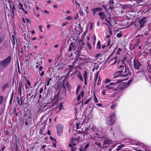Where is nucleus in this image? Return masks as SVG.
Segmentation results:
<instances>
[{"label":"nucleus","instance_id":"nucleus-48","mask_svg":"<svg viewBox=\"0 0 151 151\" xmlns=\"http://www.w3.org/2000/svg\"><path fill=\"white\" fill-rule=\"evenodd\" d=\"M91 99V98H89L87 100H86L84 103V104H87L88 102H89L90 101Z\"/></svg>","mask_w":151,"mask_h":151},{"label":"nucleus","instance_id":"nucleus-62","mask_svg":"<svg viewBox=\"0 0 151 151\" xmlns=\"http://www.w3.org/2000/svg\"><path fill=\"white\" fill-rule=\"evenodd\" d=\"M90 29H92V27H93V23L92 22H91L90 23Z\"/></svg>","mask_w":151,"mask_h":151},{"label":"nucleus","instance_id":"nucleus-19","mask_svg":"<svg viewBox=\"0 0 151 151\" xmlns=\"http://www.w3.org/2000/svg\"><path fill=\"white\" fill-rule=\"evenodd\" d=\"M122 85V86L124 87V89L127 87L129 85L128 84V83L127 82H124L123 83H121Z\"/></svg>","mask_w":151,"mask_h":151},{"label":"nucleus","instance_id":"nucleus-64","mask_svg":"<svg viewBox=\"0 0 151 151\" xmlns=\"http://www.w3.org/2000/svg\"><path fill=\"white\" fill-rule=\"evenodd\" d=\"M43 91V87L41 88H40V93H41Z\"/></svg>","mask_w":151,"mask_h":151},{"label":"nucleus","instance_id":"nucleus-3","mask_svg":"<svg viewBox=\"0 0 151 151\" xmlns=\"http://www.w3.org/2000/svg\"><path fill=\"white\" fill-rule=\"evenodd\" d=\"M115 114L113 113L111 114H110V116L108 117V124L110 126H112L115 122Z\"/></svg>","mask_w":151,"mask_h":151},{"label":"nucleus","instance_id":"nucleus-38","mask_svg":"<svg viewBox=\"0 0 151 151\" xmlns=\"http://www.w3.org/2000/svg\"><path fill=\"white\" fill-rule=\"evenodd\" d=\"M3 99L4 97L2 96H0V104L2 103Z\"/></svg>","mask_w":151,"mask_h":151},{"label":"nucleus","instance_id":"nucleus-37","mask_svg":"<svg viewBox=\"0 0 151 151\" xmlns=\"http://www.w3.org/2000/svg\"><path fill=\"white\" fill-rule=\"evenodd\" d=\"M116 48H115L114 50H113V52H111V54L110 55L109 57L112 56L114 54L115 52V50H116Z\"/></svg>","mask_w":151,"mask_h":151},{"label":"nucleus","instance_id":"nucleus-44","mask_svg":"<svg viewBox=\"0 0 151 151\" xmlns=\"http://www.w3.org/2000/svg\"><path fill=\"white\" fill-rule=\"evenodd\" d=\"M68 24V22H64L62 24V26L63 27H65L66 25H67Z\"/></svg>","mask_w":151,"mask_h":151},{"label":"nucleus","instance_id":"nucleus-29","mask_svg":"<svg viewBox=\"0 0 151 151\" xmlns=\"http://www.w3.org/2000/svg\"><path fill=\"white\" fill-rule=\"evenodd\" d=\"M84 80L87 79V72L86 70L84 71V73L83 75Z\"/></svg>","mask_w":151,"mask_h":151},{"label":"nucleus","instance_id":"nucleus-60","mask_svg":"<svg viewBox=\"0 0 151 151\" xmlns=\"http://www.w3.org/2000/svg\"><path fill=\"white\" fill-rule=\"evenodd\" d=\"M105 88H108V89H111V88L110 87L109 85H106V86Z\"/></svg>","mask_w":151,"mask_h":151},{"label":"nucleus","instance_id":"nucleus-14","mask_svg":"<svg viewBox=\"0 0 151 151\" xmlns=\"http://www.w3.org/2000/svg\"><path fill=\"white\" fill-rule=\"evenodd\" d=\"M133 66H141L142 64L140 62L137 60H135L134 58L133 60Z\"/></svg>","mask_w":151,"mask_h":151},{"label":"nucleus","instance_id":"nucleus-20","mask_svg":"<svg viewBox=\"0 0 151 151\" xmlns=\"http://www.w3.org/2000/svg\"><path fill=\"white\" fill-rule=\"evenodd\" d=\"M122 68L121 69V70H119L118 71H117L116 72V74L117 73L118 74H120L123 72V70H124V67H119V68H118L119 69L120 68Z\"/></svg>","mask_w":151,"mask_h":151},{"label":"nucleus","instance_id":"nucleus-58","mask_svg":"<svg viewBox=\"0 0 151 151\" xmlns=\"http://www.w3.org/2000/svg\"><path fill=\"white\" fill-rule=\"evenodd\" d=\"M101 54L100 53L97 54L95 56L96 58L97 59L99 58V56Z\"/></svg>","mask_w":151,"mask_h":151},{"label":"nucleus","instance_id":"nucleus-57","mask_svg":"<svg viewBox=\"0 0 151 151\" xmlns=\"http://www.w3.org/2000/svg\"><path fill=\"white\" fill-rule=\"evenodd\" d=\"M132 78H131L130 79V80H129L128 81V82H127L128 83V84L129 85L130 83L132 82Z\"/></svg>","mask_w":151,"mask_h":151},{"label":"nucleus","instance_id":"nucleus-54","mask_svg":"<svg viewBox=\"0 0 151 151\" xmlns=\"http://www.w3.org/2000/svg\"><path fill=\"white\" fill-rule=\"evenodd\" d=\"M81 87V86L80 85H78L77 86L76 90H77V91H79Z\"/></svg>","mask_w":151,"mask_h":151},{"label":"nucleus","instance_id":"nucleus-56","mask_svg":"<svg viewBox=\"0 0 151 151\" xmlns=\"http://www.w3.org/2000/svg\"><path fill=\"white\" fill-rule=\"evenodd\" d=\"M70 68L68 69V70L69 71L71 72L72 71L73 69V68L74 67H69Z\"/></svg>","mask_w":151,"mask_h":151},{"label":"nucleus","instance_id":"nucleus-32","mask_svg":"<svg viewBox=\"0 0 151 151\" xmlns=\"http://www.w3.org/2000/svg\"><path fill=\"white\" fill-rule=\"evenodd\" d=\"M13 93H12V94L11 96V98H10V100L9 101V103L10 104H12V101L13 97Z\"/></svg>","mask_w":151,"mask_h":151},{"label":"nucleus","instance_id":"nucleus-27","mask_svg":"<svg viewBox=\"0 0 151 151\" xmlns=\"http://www.w3.org/2000/svg\"><path fill=\"white\" fill-rule=\"evenodd\" d=\"M68 146L71 148V151H75L76 150V148L75 147H73V145L71 144L70 143H69Z\"/></svg>","mask_w":151,"mask_h":151},{"label":"nucleus","instance_id":"nucleus-7","mask_svg":"<svg viewBox=\"0 0 151 151\" xmlns=\"http://www.w3.org/2000/svg\"><path fill=\"white\" fill-rule=\"evenodd\" d=\"M8 2L9 4L10 7L11 9L12 10V14L13 16H14V10L15 9V7L13 4V2L11 1L8 0Z\"/></svg>","mask_w":151,"mask_h":151},{"label":"nucleus","instance_id":"nucleus-35","mask_svg":"<svg viewBox=\"0 0 151 151\" xmlns=\"http://www.w3.org/2000/svg\"><path fill=\"white\" fill-rule=\"evenodd\" d=\"M8 84L7 83H6L4 84L2 86V89H6L8 87Z\"/></svg>","mask_w":151,"mask_h":151},{"label":"nucleus","instance_id":"nucleus-51","mask_svg":"<svg viewBox=\"0 0 151 151\" xmlns=\"http://www.w3.org/2000/svg\"><path fill=\"white\" fill-rule=\"evenodd\" d=\"M147 68L148 70V72L151 73V67H147Z\"/></svg>","mask_w":151,"mask_h":151},{"label":"nucleus","instance_id":"nucleus-11","mask_svg":"<svg viewBox=\"0 0 151 151\" xmlns=\"http://www.w3.org/2000/svg\"><path fill=\"white\" fill-rule=\"evenodd\" d=\"M102 9L101 7H96L91 9V11L93 12V15L94 16L96 12H99L101 11Z\"/></svg>","mask_w":151,"mask_h":151},{"label":"nucleus","instance_id":"nucleus-1","mask_svg":"<svg viewBox=\"0 0 151 151\" xmlns=\"http://www.w3.org/2000/svg\"><path fill=\"white\" fill-rule=\"evenodd\" d=\"M11 57L9 56L3 61H0V65H2V66H7L11 63Z\"/></svg>","mask_w":151,"mask_h":151},{"label":"nucleus","instance_id":"nucleus-25","mask_svg":"<svg viewBox=\"0 0 151 151\" xmlns=\"http://www.w3.org/2000/svg\"><path fill=\"white\" fill-rule=\"evenodd\" d=\"M124 144H121L119 145L117 148H116V151H118L120 150H121V148L123 147H124Z\"/></svg>","mask_w":151,"mask_h":151},{"label":"nucleus","instance_id":"nucleus-4","mask_svg":"<svg viewBox=\"0 0 151 151\" xmlns=\"http://www.w3.org/2000/svg\"><path fill=\"white\" fill-rule=\"evenodd\" d=\"M57 131V134L58 136H60L62 134L63 129V125L61 124H58L55 126Z\"/></svg>","mask_w":151,"mask_h":151},{"label":"nucleus","instance_id":"nucleus-31","mask_svg":"<svg viewBox=\"0 0 151 151\" xmlns=\"http://www.w3.org/2000/svg\"><path fill=\"white\" fill-rule=\"evenodd\" d=\"M5 39V37H0V45L4 41Z\"/></svg>","mask_w":151,"mask_h":151},{"label":"nucleus","instance_id":"nucleus-10","mask_svg":"<svg viewBox=\"0 0 151 151\" xmlns=\"http://www.w3.org/2000/svg\"><path fill=\"white\" fill-rule=\"evenodd\" d=\"M125 68L124 70V72L125 73V74L124 75H122V76L124 77H126L128 76L129 75H130V73L129 72V69L127 68L128 67H125Z\"/></svg>","mask_w":151,"mask_h":151},{"label":"nucleus","instance_id":"nucleus-59","mask_svg":"<svg viewBox=\"0 0 151 151\" xmlns=\"http://www.w3.org/2000/svg\"><path fill=\"white\" fill-rule=\"evenodd\" d=\"M26 81L27 82V83L29 86V87H30L31 86V83L30 82V81H28V80H26Z\"/></svg>","mask_w":151,"mask_h":151},{"label":"nucleus","instance_id":"nucleus-49","mask_svg":"<svg viewBox=\"0 0 151 151\" xmlns=\"http://www.w3.org/2000/svg\"><path fill=\"white\" fill-rule=\"evenodd\" d=\"M101 83V80L100 79V77H99V81L97 82V85H100Z\"/></svg>","mask_w":151,"mask_h":151},{"label":"nucleus","instance_id":"nucleus-16","mask_svg":"<svg viewBox=\"0 0 151 151\" xmlns=\"http://www.w3.org/2000/svg\"><path fill=\"white\" fill-rule=\"evenodd\" d=\"M19 8L20 9H22L24 12L26 14H27V11L25 10L23 7V5L21 3H19L18 5Z\"/></svg>","mask_w":151,"mask_h":151},{"label":"nucleus","instance_id":"nucleus-50","mask_svg":"<svg viewBox=\"0 0 151 151\" xmlns=\"http://www.w3.org/2000/svg\"><path fill=\"white\" fill-rule=\"evenodd\" d=\"M111 40L110 39H109L108 40V44L107 47H108L110 44Z\"/></svg>","mask_w":151,"mask_h":151},{"label":"nucleus","instance_id":"nucleus-45","mask_svg":"<svg viewBox=\"0 0 151 151\" xmlns=\"http://www.w3.org/2000/svg\"><path fill=\"white\" fill-rule=\"evenodd\" d=\"M80 95H81V96L82 97H83L84 96V91L83 90H82L81 91L80 93Z\"/></svg>","mask_w":151,"mask_h":151},{"label":"nucleus","instance_id":"nucleus-13","mask_svg":"<svg viewBox=\"0 0 151 151\" xmlns=\"http://www.w3.org/2000/svg\"><path fill=\"white\" fill-rule=\"evenodd\" d=\"M25 124L26 125L28 126L29 125V124L30 123L31 121V117L30 115L28 116L27 118L25 119Z\"/></svg>","mask_w":151,"mask_h":151},{"label":"nucleus","instance_id":"nucleus-26","mask_svg":"<svg viewBox=\"0 0 151 151\" xmlns=\"http://www.w3.org/2000/svg\"><path fill=\"white\" fill-rule=\"evenodd\" d=\"M96 48L98 49H100L101 48V42L99 41L97 43Z\"/></svg>","mask_w":151,"mask_h":151},{"label":"nucleus","instance_id":"nucleus-8","mask_svg":"<svg viewBox=\"0 0 151 151\" xmlns=\"http://www.w3.org/2000/svg\"><path fill=\"white\" fill-rule=\"evenodd\" d=\"M60 92L59 91L57 92L56 91L55 93L53 100H55V103H57L58 101L59 98V94Z\"/></svg>","mask_w":151,"mask_h":151},{"label":"nucleus","instance_id":"nucleus-12","mask_svg":"<svg viewBox=\"0 0 151 151\" xmlns=\"http://www.w3.org/2000/svg\"><path fill=\"white\" fill-rule=\"evenodd\" d=\"M124 89V87L122 86V85L121 83L118 85V86L114 88L115 91H119L121 90H123Z\"/></svg>","mask_w":151,"mask_h":151},{"label":"nucleus","instance_id":"nucleus-34","mask_svg":"<svg viewBox=\"0 0 151 151\" xmlns=\"http://www.w3.org/2000/svg\"><path fill=\"white\" fill-rule=\"evenodd\" d=\"M23 48L22 47L21 49V50L20 51V53L21 54V57H23L24 55L23 54L24 52L23 51Z\"/></svg>","mask_w":151,"mask_h":151},{"label":"nucleus","instance_id":"nucleus-47","mask_svg":"<svg viewBox=\"0 0 151 151\" xmlns=\"http://www.w3.org/2000/svg\"><path fill=\"white\" fill-rule=\"evenodd\" d=\"M87 46L88 47V48L90 50H91V46L90 45V44L89 43V42H88L87 43Z\"/></svg>","mask_w":151,"mask_h":151},{"label":"nucleus","instance_id":"nucleus-61","mask_svg":"<svg viewBox=\"0 0 151 151\" xmlns=\"http://www.w3.org/2000/svg\"><path fill=\"white\" fill-rule=\"evenodd\" d=\"M125 6L127 8H130L132 7V6L131 5L129 4Z\"/></svg>","mask_w":151,"mask_h":151},{"label":"nucleus","instance_id":"nucleus-33","mask_svg":"<svg viewBox=\"0 0 151 151\" xmlns=\"http://www.w3.org/2000/svg\"><path fill=\"white\" fill-rule=\"evenodd\" d=\"M122 36V33L120 32L116 34V36L117 37L119 38L121 37Z\"/></svg>","mask_w":151,"mask_h":151},{"label":"nucleus","instance_id":"nucleus-39","mask_svg":"<svg viewBox=\"0 0 151 151\" xmlns=\"http://www.w3.org/2000/svg\"><path fill=\"white\" fill-rule=\"evenodd\" d=\"M65 19L67 20H69L72 19V17L70 16H68L66 17Z\"/></svg>","mask_w":151,"mask_h":151},{"label":"nucleus","instance_id":"nucleus-63","mask_svg":"<svg viewBox=\"0 0 151 151\" xmlns=\"http://www.w3.org/2000/svg\"><path fill=\"white\" fill-rule=\"evenodd\" d=\"M30 58V56L29 55H28L26 58V61L28 60Z\"/></svg>","mask_w":151,"mask_h":151},{"label":"nucleus","instance_id":"nucleus-30","mask_svg":"<svg viewBox=\"0 0 151 151\" xmlns=\"http://www.w3.org/2000/svg\"><path fill=\"white\" fill-rule=\"evenodd\" d=\"M58 106L59 107V111H60L63 109V103L62 102L60 103L59 104Z\"/></svg>","mask_w":151,"mask_h":151},{"label":"nucleus","instance_id":"nucleus-36","mask_svg":"<svg viewBox=\"0 0 151 151\" xmlns=\"http://www.w3.org/2000/svg\"><path fill=\"white\" fill-rule=\"evenodd\" d=\"M89 146V143H88L84 147V149L85 150H86L87 148Z\"/></svg>","mask_w":151,"mask_h":151},{"label":"nucleus","instance_id":"nucleus-6","mask_svg":"<svg viewBox=\"0 0 151 151\" xmlns=\"http://www.w3.org/2000/svg\"><path fill=\"white\" fill-rule=\"evenodd\" d=\"M146 19V17H144L139 21V29H141L144 27L145 24H146L147 22Z\"/></svg>","mask_w":151,"mask_h":151},{"label":"nucleus","instance_id":"nucleus-23","mask_svg":"<svg viewBox=\"0 0 151 151\" xmlns=\"http://www.w3.org/2000/svg\"><path fill=\"white\" fill-rule=\"evenodd\" d=\"M73 45H73V42H71L70 44V46L68 50V51L70 52L72 51V47L74 48V47H73Z\"/></svg>","mask_w":151,"mask_h":151},{"label":"nucleus","instance_id":"nucleus-17","mask_svg":"<svg viewBox=\"0 0 151 151\" xmlns=\"http://www.w3.org/2000/svg\"><path fill=\"white\" fill-rule=\"evenodd\" d=\"M99 15L100 18L103 20L104 19L105 17L106 18L104 14L102 12H100L99 13Z\"/></svg>","mask_w":151,"mask_h":151},{"label":"nucleus","instance_id":"nucleus-52","mask_svg":"<svg viewBox=\"0 0 151 151\" xmlns=\"http://www.w3.org/2000/svg\"><path fill=\"white\" fill-rule=\"evenodd\" d=\"M80 124V123H77L76 124V128L77 129H78L79 128V126Z\"/></svg>","mask_w":151,"mask_h":151},{"label":"nucleus","instance_id":"nucleus-15","mask_svg":"<svg viewBox=\"0 0 151 151\" xmlns=\"http://www.w3.org/2000/svg\"><path fill=\"white\" fill-rule=\"evenodd\" d=\"M23 87V85L22 86V82L21 81L19 82V90L18 92L20 96L21 97L22 95V87Z\"/></svg>","mask_w":151,"mask_h":151},{"label":"nucleus","instance_id":"nucleus-5","mask_svg":"<svg viewBox=\"0 0 151 151\" xmlns=\"http://www.w3.org/2000/svg\"><path fill=\"white\" fill-rule=\"evenodd\" d=\"M114 2L113 0H110L109 1L107 2V4H102L101 6L103 7L106 10L107 9V8L108 6L109 7L108 8V9H112L113 8H112L111 5L114 4Z\"/></svg>","mask_w":151,"mask_h":151},{"label":"nucleus","instance_id":"nucleus-53","mask_svg":"<svg viewBox=\"0 0 151 151\" xmlns=\"http://www.w3.org/2000/svg\"><path fill=\"white\" fill-rule=\"evenodd\" d=\"M81 96H80V94H79L78 95V97H77V101H79L80 100V99H81Z\"/></svg>","mask_w":151,"mask_h":151},{"label":"nucleus","instance_id":"nucleus-28","mask_svg":"<svg viewBox=\"0 0 151 151\" xmlns=\"http://www.w3.org/2000/svg\"><path fill=\"white\" fill-rule=\"evenodd\" d=\"M122 76V75L121 74H118L117 73L116 74V72L114 73V78H116L119 76Z\"/></svg>","mask_w":151,"mask_h":151},{"label":"nucleus","instance_id":"nucleus-43","mask_svg":"<svg viewBox=\"0 0 151 151\" xmlns=\"http://www.w3.org/2000/svg\"><path fill=\"white\" fill-rule=\"evenodd\" d=\"M94 101L95 103H98L99 102V101L95 95L94 96Z\"/></svg>","mask_w":151,"mask_h":151},{"label":"nucleus","instance_id":"nucleus-41","mask_svg":"<svg viewBox=\"0 0 151 151\" xmlns=\"http://www.w3.org/2000/svg\"><path fill=\"white\" fill-rule=\"evenodd\" d=\"M95 144L96 145L99 146L100 148L102 147V146H101V144L100 143L95 142Z\"/></svg>","mask_w":151,"mask_h":151},{"label":"nucleus","instance_id":"nucleus-9","mask_svg":"<svg viewBox=\"0 0 151 151\" xmlns=\"http://www.w3.org/2000/svg\"><path fill=\"white\" fill-rule=\"evenodd\" d=\"M79 139H78L77 138H72L71 139V144L73 145V146H76L77 144L79 142Z\"/></svg>","mask_w":151,"mask_h":151},{"label":"nucleus","instance_id":"nucleus-40","mask_svg":"<svg viewBox=\"0 0 151 151\" xmlns=\"http://www.w3.org/2000/svg\"><path fill=\"white\" fill-rule=\"evenodd\" d=\"M116 106V104H113L110 106V107L111 109H114L115 108V106Z\"/></svg>","mask_w":151,"mask_h":151},{"label":"nucleus","instance_id":"nucleus-2","mask_svg":"<svg viewBox=\"0 0 151 151\" xmlns=\"http://www.w3.org/2000/svg\"><path fill=\"white\" fill-rule=\"evenodd\" d=\"M122 64L124 65V66L129 65L132 66V62L128 59L126 56H124L122 60H121Z\"/></svg>","mask_w":151,"mask_h":151},{"label":"nucleus","instance_id":"nucleus-46","mask_svg":"<svg viewBox=\"0 0 151 151\" xmlns=\"http://www.w3.org/2000/svg\"><path fill=\"white\" fill-rule=\"evenodd\" d=\"M111 81V80L109 79H106L105 81V83H108L110 82Z\"/></svg>","mask_w":151,"mask_h":151},{"label":"nucleus","instance_id":"nucleus-22","mask_svg":"<svg viewBox=\"0 0 151 151\" xmlns=\"http://www.w3.org/2000/svg\"><path fill=\"white\" fill-rule=\"evenodd\" d=\"M99 75V71H98L96 73L95 75L94 76V81H95V83H96V81L97 80V79Z\"/></svg>","mask_w":151,"mask_h":151},{"label":"nucleus","instance_id":"nucleus-24","mask_svg":"<svg viewBox=\"0 0 151 151\" xmlns=\"http://www.w3.org/2000/svg\"><path fill=\"white\" fill-rule=\"evenodd\" d=\"M77 76L78 78L82 81H83V78L82 77L81 74L80 72H79L78 74H77Z\"/></svg>","mask_w":151,"mask_h":151},{"label":"nucleus","instance_id":"nucleus-21","mask_svg":"<svg viewBox=\"0 0 151 151\" xmlns=\"http://www.w3.org/2000/svg\"><path fill=\"white\" fill-rule=\"evenodd\" d=\"M14 144L15 145H20L21 143L20 142V139L19 138L15 139Z\"/></svg>","mask_w":151,"mask_h":151},{"label":"nucleus","instance_id":"nucleus-42","mask_svg":"<svg viewBox=\"0 0 151 151\" xmlns=\"http://www.w3.org/2000/svg\"><path fill=\"white\" fill-rule=\"evenodd\" d=\"M50 138L52 141H54L55 142H56V140L55 138H53L51 136L50 137Z\"/></svg>","mask_w":151,"mask_h":151},{"label":"nucleus","instance_id":"nucleus-55","mask_svg":"<svg viewBox=\"0 0 151 151\" xmlns=\"http://www.w3.org/2000/svg\"><path fill=\"white\" fill-rule=\"evenodd\" d=\"M122 81H123L122 80H117L116 81V84H117V83H119Z\"/></svg>","mask_w":151,"mask_h":151},{"label":"nucleus","instance_id":"nucleus-18","mask_svg":"<svg viewBox=\"0 0 151 151\" xmlns=\"http://www.w3.org/2000/svg\"><path fill=\"white\" fill-rule=\"evenodd\" d=\"M112 143L111 141L109 139H106L104 140V144L105 145H110Z\"/></svg>","mask_w":151,"mask_h":151}]
</instances>
